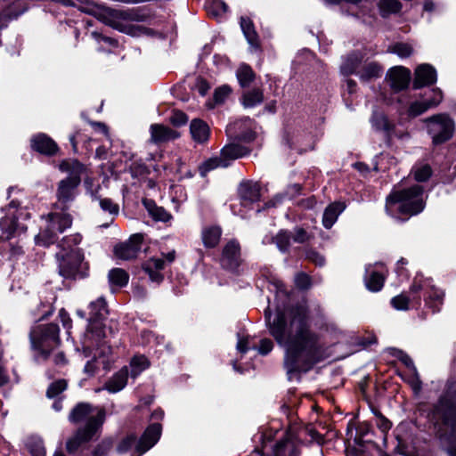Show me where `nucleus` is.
<instances>
[{"mask_svg": "<svg viewBox=\"0 0 456 456\" xmlns=\"http://www.w3.org/2000/svg\"><path fill=\"white\" fill-rule=\"evenodd\" d=\"M269 333L286 349L285 368L289 379L297 371H307L314 364L329 357L327 348L309 327V315L305 305H298L274 315L265 311Z\"/></svg>", "mask_w": 456, "mask_h": 456, "instance_id": "1", "label": "nucleus"}, {"mask_svg": "<svg viewBox=\"0 0 456 456\" xmlns=\"http://www.w3.org/2000/svg\"><path fill=\"white\" fill-rule=\"evenodd\" d=\"M104 419L105 411L103 409L94 407L87 403L77 404L70 411L69 420L72 423L85 422L86 424L68 440V452H74L82 444L87 443L93 439L100 430Z\"/></svg>", "mask_w": 456, "mask_h": 456, "instance_id": "2", "label": "nucleus"}, {"mask_svg": "<svg viewBox=\"0 0 456 456\" xmlns=\"http://www.w3.org/2000/svg\"><path fill=\"white\" fill-rule=\"evenodd\" d=\"M428 419L436 436L456 451V405L440 398L428 414Z\"/></svg>", "mask_w": 456, "mask_h": 456, "instance_id": "3", "label": "nucleus"}, {"mask_svg": "<svg viewBox=\"0 0 456 456\" xmlns=\"http://www.w3.org/2000/svg\"><path fill=\"white\" fill-rule=\"evenodd\" d=\"M82 240L80 233H74L64 237L59 247L60 252L56 254L59 261V272L67 279L83 278L86 273V264L84 263V254L80 248H76Z\"/></svg>", "mask_w": 456, "mask_h": 456, "instance_id": "4", "label": "nucleus"}, {"mask_svg": "<svg viewBox=\"0 0 456 456\" xmlns=\"http://www.w3.org/2000/svg\"><path fill=\"white\" fill-rule=\"evenodd\" d=\"M424 208L423 188L420 185H413L408 189L395 186L387 197L386 210L392 216L417 215Z\"/></svg>", "mask_w": 456, "mask_h": 456, "instance_id": "5", "label": "nucleus"}, {"mask_svg": "<svg viewBox=\"0 0 456 456\" xmlns=\"http://www.w3.org/2000/svg\"><path fill=\"white\" fill-rule=\"evenodd\" d=\"M60 170L69 174L68 177L59 182L56 192L58 202L66 205L75 199L86 167L76 159H66L60 164Z\"/></svg>", "mask_w": 456, "mask_h": 456, "instance_id": "6", "label": "nucleus"}, {"mask_svg": "<svg viewBox=\"0 0 456 456\" xmlns=\"http://www.w3.org/2000/svg\"><path fill=\"white\" fill-rule=\"evenodd\" d=\"M59 333L60 329L55 323L38 326L31 330V346L37 351V359L46 360L50 354L48 349H56L60 344Z\"/></svg>", "mask_w": 456, "mask_h": 456, "instance_id": "7", "label": "nucleus"}, {"mask_svg": "<svg viewBox=\"0 0 456 456\" xmlns=\"http://www.w3.org/2000/svg\"><path fill=\"white\" fill-rule=\"evenodd\" d=\"M72 224V217L67 213H51L46 217V224L35 237L36 243L47 247L53 244L60 233Z\"/></svg>", "mask_w": 456, "mask_h": 456, "instance_id": "8", "label": "nucleus"}, {"mask_svg": "<svg viewBox=\"0 0 456 456\" xmlns=\"http://www.w3.org/2000/svg\"><path fill=\"white\" fill-rule=\"evenodd\" d=\"M79 4L78 10L82 12L94 16L102 23L118 30L128 31L126 27L120 23L119 10L103 5H98L91 0H77Z\"/></svg>", "mask_w": 456, "mask_h": 456, "instance_id": "9", "label": "nucleus"}, {"mask_svg": "<svg viewBox=\"0 0 456 456\" xmlns=\"http://www.w3.org/2000/svg\"><path fill=\"white\" fill-rule=\"evenodd\" d=\"M428 133L435 144L443 143L451 139L454 133V122L446 114H437L426 118Z\"/></svg>", "mask_w": 456, "mask_h": 456, "instance_id": "10", "label": "nucleus"}, {"mask_svg": "<svg viewBox=\"0 0 456 456\" xmlns=\"http://www.w3.org/2000/svg\"><path fill=\"white\" fill-rule=\"evenodd\" d=\"M17 208L18 205L12 201L7 208L6 216L0 220V228L8 239L27 230V225L23 223H19L17 219L20 216H25L26 218H28L29 215L23 211H18Z\"/></svg>", "mask_w": 456, "mask_h": 456, "instance_id": "11", "label": "nucleus"}, {"mask_svg": "<svg viewBox=\"0 0 456 456\" xmlns=\"http://www.w3.org/2000/svg\"><path fill=\"white\" fill-rule=\"evenodd\" d=\"M120 23L126 27L128 31H122L123 33L131 36H139L148 31L147 28L142 26H134L130 22H142L148 19V15L143 12L142 9L132 8L127 10H119Z\"/></svg>", "mask_w": 456, "mask_h": 456, "instance_id": "12", "label": "nucleus"}, {"mask_svg": "<svg viewBox=\"0 0 456 456\" xmlns=\"http://www.w3.org/2000/svg\"><path fill=\"white\" fill-rule=\"evenodd\" d=\"M255 126V122L252 119L244 118L229 124L226 127V133L230 137L236 140L251 142L256 136Z\"/></svg>", "mask_w": 456, "mask_h": 456, "instance_id": "13", "label": "nucleus"}, {"mask_svg": "<svg viewBox=\"0 0 456 456\" xmlns=\"http://www.w3.org/2000/svg\"><path fill=\"white\" fill-rule=\"evenodd\" d=\"M142 239V234L136 233L132 235L127 241L115 247V255L124 260L135 258L141 250Z\"/></svg>", "mask_w": 456, "mask_h": 456, "instance_id": "14", "label": "nucleus"}, {"mask_svg": "<svg viewBox=\"0 0 456 456\" xmlns=\"http://www.w3.org/2000/svg\"><path fill=\"white\" fill-rule=\"evenodd\" d=\"M298 446L297 440L290 433H287L273 446V456H298Z\"/></svg>", "mask_w": 456, "mask_h": 456, "instance_id": "15", "label": "nucleus"}, {"mask_svg": "<svg viewBox=\"0 0 456 456\" xmlns=\"http://www.w3.org/2000/svg\"><path fill=\"white\" fill-rule=\"evenodd\" d=\"M222 265L230 270L236 269L240 264V248L235 240L229 241L223 249Z\"/></svg>", "mask_w": 456, "mask_h": 456, "instance_id": "16", "label": "nucleus"}, {"mask_svg": "<svg viewBox=\"0 0 456 456\" xmlns=\"http://www.w3.org/2000/svg\"><path fill=\"white\" fill-rule=\"evenodd\" d=\"M150 141L155 144L166 143L180 136V134L162 124H152L150 126Z\"/></svg>", "mask_w": 456, "mask_h": 456, "instance_id": "17", "label": "nucleus"}, {"mask_svg": "<svg viewBox=\"0 0 456 456\" xmlns=\"http://www.w3.org/2000/svg\"><path fill=\"white\" fill-rule=\"evenodd\" d=\"M90 320L94 321L90 325V330H97V337L103 336L102 324L98 322L107 313L106 302L103 297H99L95 301L91 302L90 305Z\"/></svg>", "mask_w": 456, "mask_h": 456, "instance_id": "18", "label": "nucleus"}, {"mask_svg": "<svg viewBox=\"0 0 456 456\" xmlns=\"http://www.w3.org/2000/svg\"><path fill=\"white\" fill-rule=\"evenodd\" d=\"M388 77L392 88L395 91H400L408 86L411 78V72L406 68L395 67L389 70Z\"/></svg>", "mask_w": 456, "mask_h": 456, "instance_id": "19", "label": "nucleus"}, {"mask_svg": "<svg viewBox=\"0 0 456 456\" xmlns=\"http://www.w3.org/2000/svg\"><path fill=\"white\" fill-rule=\"evenodd\" d=\"M436 81V72L432 66L428 64H422L416 69L413 84L415 88H420L424 86L433 84Z\"/></svg>", "mask_w": 456, "mask_h": 456, "instance_id": "20", "label": "nucleus"}, {"mask_svg": "<svg viewBox=\"0 0 456 456\" xmlns=\"http://www.w3.org/2000/svg\"><path fill=\"white\" fill-rule=\"evenodd\" d=\"M31 147L33 150L46 155H53L58 150L57 144L45 134H39L32 137Z\"/></svg>", "mask_w": 456, "mask_h": 456, "instance_id": "21", "label": "nucleus"}, {"mask_svg": "<svg viewBox=\"0 0 456 456\" xmlns=\"http://www.w3.org/2000/svg\"><path fill=\"white\" fill-rule=\"evenodd\" d=\"M346 209L344 202L336 201L330 204L324 210L322 216V225L326 229H330L338 220L339 215Z\"/></svg>", "mask_w": 456, "mask_h": 456, "instance_id": "22", "label": "nucleus"}, {"mask_svg": "<svg viewBox=\"0 0 456 456\" xmlns=\"http://www.w3.org/2000/svg\"><path fill=\"white\" fill-rule=\"evenodd\" d=\"M128 368L126 366L120 369L115 373L104 385V389L110 393H117L121 391L127 383Z\"/></svg>", "mask_w": 456, "mask_h": 456, "instance_id": "23", "label": "nucleus"}, {"mask_svg": "<svg viewBox=\"0 0 456 456\" xmlns=\"http://www.w3.org/2000/svg\"><path fill=\"white\" fill-rule=\"evenodd\" d=\"M166 262L162 258L152 257L143 264V270L148 273L151 281L160 282L163 274L160 273L165 268Z\"/></svg>", "mask_w": 456, "mask_h": 456, "instance_id": "24", "label": "nucleus"}, {"mask_svg": "<svg viewBox=\"0 0 456 456\" xmlns=\"http://www.w3.org/2000/svg\"><path fill=\"white\" fill-rule=\"evenodd\" d=\"M191 134L195 142H204L208 139L209 127L200 119H193L190 125Z\"/></svg>", "mask_w": 456, "mask_h": 456, "instance_id": "25", "label": "nucleus"}, {"mask_svg": "<svg viewBox=\"0 0 456 456\" xmlns=\"http://www.w3.org/2000/svg\"><path fill=\"white\" fill-rule=\"evenodd\" d=\"M240 195L246 202H255L259 200L260 189L259 185L256 183L247 182L240 184Z\"/></svg>", "mask_w": 456, "mask_h": 456, "instance_id": "26", "label": "nucleus"}, {"mask_svg": "<svg viewBox=\"0 0 456 456\" xmlns=\"http://www.w3.org/2000/svg\"><path fill=\"white\" fill-rule=\"evenodd\" d=\"M383 69L380 65L377 62H368L364 64L359 72H357V75L362 81L368 82L381 77Z\"/></svg>", "mask_w": 456, "mask_h": 456, "instance_id": "27", "label": "nucleus"}, {"mask_svg": "<svg viewBox=\"0 0 456 456\" xmlns=\"http://www.w3.org/2000/svg\"><path fill=\"white\" fill-rule=\"evenodd\" d=\"M222 231L217 226L206 227L202 230L201 238L205 247L215 248L220 241Z\"/></svg>", "mask_w": 456, "mask_h": 456, "instance_id": "28", "label": "nucleus"}, {"mask_svg": "<svg viewBox=\"0 0 456 456\" xmlns=\"http://www.w3.org/2000/svg\"><path fill=\"white\" fill-rule=\"evenodd\" d=\"M428 288L426 290L427 297L425 301L428 305L433 307L436 311L439 310V305L443 303L444 293L443 290L437 289L431 283L428 284Z\"/></svg>", "mask_w": 456, "mask_h": 456, "instance_id": "29", "label": "nucleus"}, {"mask_svg": "<svg viewBox=\"0 0 456 456\" xmlns=\"http://www.w3.org/2000/svg\"><path fill=\"white\" fill-rule=\"evenodd\" d=\"M248 150L239 144H228L225 145L221 151L222 158L228 162V160H234L239 158H242L248 154Z\"/></svg>", "mask_w": 456, "mask_h": 456, "instance_id": "30", "label": "nucleus"}, {"mask_svg": "<svg viewBox=\"0 0 456 456\" xmlns=\"http://www.w3.org/2000/svg\"><path fill=\"white\" fill-rule=\"evenodd\" d=\"M264 102V93L259 88H254L243 94L241 103L244 108H254Z\"/></svg>", "mask_w": 456, "mask_h": 456, "instance_id": "31", "label": "nucleus"}, {"mask_svg": "<svg viewBox=\"0 0 456 456\" xmlns=\"http://www.w3.org/2000/svg\"><path fill=\"white\" fill-rule=\"evenodd\" d=\"M143 204L155 221L167 222L171 220L172 216L162 207H158L153 201L144 200Z\"/></svg>", "mask_w": 456, "mask_h": 456, "instance_id": "32", "label": "nucleus"}, {"mask_svg": "<svg viewBox=\"0 0 456 456\" xmlns=\"http://www.w3.org/2000/svg\"><path fill=\"white\" fill-rule=\"evenodd\" d=\"M240 28L242 32L247 38L249 45L253 46H257L258 45V37L255 30L253 22L250 19L241 17L240 19Z\"/></svg>", "mask_w": 456, "mask_h": 456, "instance_id": "33", "label": "nucleus"}, {"mask_svg": "<svg viewBox=\"0 0 456 456\" xmlns=\"http://www.w3.org/2000/svg\"><path fill=\"white\" fill-rule=\"evenodd\" d=\"M368 273L369 274L365 278L367 289L373 292L379 291L384 285V276L376 271H368Z\"/></svg>", "mask_w": 456, "mask_h": 456, "instance_id": "34", "label": "nucleus"}, {"mask_svg": "<svg viewBox=\"0 0 456 456\" xmlns=\"http://www.w3.org/2000/svg\"><path fill=\"white\" fill-rule=\"evenodd\" d=\"M378 6L382 17L397 13L402 9V4L397 0H380Z\"/></svg>", "mask_w": 456, "mask_h": 456, "instance_id": "35", "label": "nucleus"}, {"mask_svg": "<svg viewBox=\"0 0 456 456\" xmlns=\"http://www.w3.org/2000/svg\"><path fill=\"white\" fill-rule=\"evenodd\" d=\"M150 366V362L143 355H135L130 361L131 377L135 379Z\"/></svg>", "mask_w": 456, "mask_h": 456, "instance_id": "36", "label": "nucleus"}, {"mask_svg": "<svg viewBox=\"0 0 456 456\" xmlns=\"http://www.w3.org/2000/svg\"><path fill=\"white\" fill-rule=\"evenodd\" d=\"M109 281L111 285L123 287L127 284L129 276L127 273L120 268H114L109 273Z\"/></svg>", "mask_w": 456, "mask_h": 456, "instance_id": "37", "label": "nucleus"}, {"mask_svg": "<svg viewBox=\"0 0 456 456\" xmlns=\"http://www.w3.org/2000/svg\"><path fill=\"white\" fill-rule=\"evenodd\" d=\"M236 75L240 85L243 87L248 86L255 77L254 71L246 64L239 67Z\"/></svg>", "mask_w": 456, "mask_h": 456, "instance_id": "38", "label": "nucleus"}, {"mask_svg": "<svg viewBox=\"0 0 456 456\" xmlns=\"http://www.w3.org/2000/svg\"><path fill=\"white\" fill-rule=\"evenodd\" d=\"M228 165H229V163L226 162L222 158V156H220L219 158H212V159H209L207 161H205L200 167V172L201 176H205L208 172H209L216 167H228Z\"/></svg>", "mask_w": 456, "mask_h": 456, "instance_id": "39", "label": "nucleus"}, {"mask_svg": "<svg viewBox=\"0 0 456 456\" xmlns=\"http://www.w3.org/2000/svg\"><path fill=\"white\" fill-rule=\"evenodd\" d=\"M371 124L377 130H383L387 133H389L394 128V125L391 124L387 118L382 113H374L371 118Z\"/></svg>", "mask_w": 456, "mask_h": 456, "instance_id": "40", "label": "nucleus"}, {"mask_svg": "<svg viewBox=\"0 0 456 456\" xmlns=\"http://www.w3.org/2000/svg\"><path fill=\"white\" fill-rule=\"evenodd\" d=\"M28 9V4L26 0H17L8 8L4 15L8 17V19H15L24 13Z\"/></svg>", "mask_w": 456, "mask_h": 456, "instance_id": "41", "label": "nucleus"}, {"mask_svg": "<svg viewBox=\"0 0 456 456\" xmlns=\"http://www.w3.org/2000/svg\"><path fill=\"white\" fill-rule=\"evenodd\" d=\"M360 63L361 58L357 54H353L345 60V61L341 65V70L346 75L353 73H355L357 75V72H359L357 69Z\"/></svg>", "mask_w": 456, "mask_h": 456, "instance_id": "42", "label": "nucleus"}, {"mask_svg": "<svg viewBox=\"0 0 456 456\" xmlns=\"http://www.w3.org/2000/svg\"><path fill=\"white\" fill-rule=\"evenodd\" d=\"M228 10L227 4L222 0H211L207 4V11L209 15L220 17Z\"/></svg>", "mask_w": 456, "mask_h": 456, "instance_id": "43", "label": "nucleus"}, {"mask_svg": "<svg viewBox=\"0 0 456 456\" xmlns=\"http://www.w3.org/2000/svg\"><path fill=\"white\" fill-rule=\"evenodd\" d=\"M436 106H437V102H414L409 108V114L412 117H416Z\"/></svg>", "mask_w": 456, "mask_h": 456, "instance_id": "44", "label": "nucleus"}, {"mask_svg": "<svg viewBox=\"0 0 456 456\" xmlns=\"http://www.w3.org/2000/svg\"><path fill=\"white\" fill-rule=\"evenodd\" d=\"M232 88L227 85H223L217 87L214 92V103H209V108H214L215 105L224 103L230 96Z\"/></svg>", "mask_w": 456, "mask_h": 456, "instance_id": "45", "label": "nucleus"}, {"mask_svg": "<svg viewBox=\"0 0 456 456\" xmlns=\"http://www.w3.org/2000/svg\"><path fill=\"white\" fill-rule=\"evenodd\" d=\"M28 452L33 456H45V449L43 441L38 437L28 438L26 444Z\"/></svg>", "mask_w": 456, "mask_h": 456, "instance_id": "46", "label": "nucleus"}, {"mask_svg": "<svg viewBox=\"0 0 456 456\" xmlns=\"http://www.w3.org/2000/svg\"><path fill=\"white\" fill-rule=\"evenodd\" d=\"M388 52L395 53L401 58H406L412 53V47L408 44L397 43L389 47Z\"/></svg>", "mask_w": 456, "mask_h": 456, "instance_id": "47", "label": "nucleus"}, {"mask_svg": "<svg viewBox=\"0 0 456 456\" xmlns=\"http://www.w3.org/2000/svg\"><path fill=\"white\" fill-rule=\"evenodd\" d=\"M67 388V382L64 379H60L55 382H53L47 391L46 395L49 398H53L57 396L59 394L63 392Z\"/></svg>", "mask_w": 456, "mask_h": 456, "instance_id": "48", "label": "nucleus"}, {"mask_svg": "<svg viewBox=\"0 0 456 456\" xmlns=\"http://www.w3.org/2000/svg\"><path fill=\"white\" fill-rule=\"evenodd\" d=\"M413 174L418 182H425L431 176L432 170L430 166L421 165L413 169Z\"/></svg>", "mask_w": 456, "mask_h": 456, "instance_id": "49", "label": "nucleus"}, {"mask_svg": "<svg viewBox=\"0 0 456 456\" xmlns=\"http://www.w3.org/2000/svg\"><path fill=\"white\" fill-rule=\"evenodd\" d=\"M275 243L281 251H286L290 243V235L288 232L281 231L275 237Z\"/></svg>", "mask_w": 456, "mask_h": 456, "instance_id": "50", "label": "nucleus"}, {"mask_svg": "<svg viewBox=\"0 0 456 456\" xmlns=\"http://www.w3.org/2000/svg\"><path fill=\"white\" fill-rule=\"evenodd\" d=\"M97 200H99L100 207L103 211L109 212L110 215H114V216H117L118 214V211H119L118 206L117 204H115L110 199L99 198Z\"/></svg>", "mask_w": 456, "mask_h": 456, "instance_id": "51", "label": "nucleus"}, {"mask_svg": "<svg viewBox=\"0 0 456 456\" xmlns=\"http://www.w3.org/2000/svg\"><path fill=\"white\" fill-rule=\"evenodd\" d=\"M84 184L86 192L91 195L93 200H97L100 198L98 196V191L101 189V185L99 183H94V180L89 177L85 179Z\"/></svg>", "mask_w": 456, "mask_h": 456, "instance_id": "52", "label": "nucleus"}, {"mask_svg": "<svg viewBox=\"0 0 456 456\" xmlns=\"http://www.w3.org/2000/svg\"><path fill=\"white\" fill-rule=\"evenodd\" d=\"M391 304L395 309L399 311H405L409 308V298L406 296L401 294L394 297L391 299Z\"/></svg>", "mask_w": 456, "mask_h": 456, "instance_id": "53", "label": "nucleus"}, {"mask_svg": "<svg viewBox=\"0 0 456 456\" xmlns=\"http://www.w3.org/2000/svg\"><path fill=\"white\" fill-rule=\"evenodd\" d=\"M169 121L175 126H181L187 123L188 118L185 113L180 110L173 111L172 115L169 118Z\"/></svg>", "mask_w": 456, "mask_h": 456, "instance_id": "54", "label": "nucleus"}, {"mask_svg": "<svg viewBox=\"0 0 456 456\" xmlns=\"http://www.w3.org/2000/svg\"><path fill=\"white\" fill-rule=\"evenodd\" d=\"M312 236L303 228L297 227L294 232L293 240L297 243H305L308 241Z\"/></svg>", "mask_w": 456, "mask_h": 456, "instance_id": "55", "label": "nucleus"}, {"mask_svg": "<svg viewBox=\"0 0 456 456\" xmlns=\"http://www.w3.org/2000/svg\"><path fill=\"white\" fill-rule=\"evenodd\" d=\"M50 351L48 358L45 360L52 361L55 365H64L66 363L65 355L62 352H56L54 353L55 349H48Z\"/></svg>", "mask_w": 456, "mask_h": 456, "instance_id": "56", "label": "nucleus"}, {"mask_svg": "<svg viewBox=\"0 0 456 456\" xmlns=\"http://www.w3.org/2000/svg\"><path fill=\"white\" fill-rule=\"evenodd\" d=\"M295 283L297 288L305 289L310 287V277L304 273H297L295 277Z\"/></svg>", "mask_w": 456, "mask_h": 456, "instance_id": "57", "label": "nucleus"}, {"mask_svg": "<svg viewBox=\"0 0 456 456\" xmlns=\"http://www.w3.org/2000/svg\"><path fill=\"white\" fill-rule=\"evenodd\" d=\"M273 343L271 339L269 338H263L261 341H260V345H259V347H258V352L265 355V354H267L268 353H270L272 350H273Z\"/></svg>", "mask_w": 456, "mask_h": 456, "instance_id": "58", "label": "nucleus"}, {"mask_svg": "<svg viewBox=\"0 0 456 456\" xmlns=\"http://www.w3.org/2000/svg\"><path fill=\"white\" fill-rule=\"evenodd\" d=\"M307 257L309 258L310 261L320 266L323 265L325 263L324 257L315 251L309 252Z\"/></svg>", "mask_w": 456, "mask_h": 456, "instance_id": "59", "label": "nucleus"}, {"mask_svg": "<svg viewBox=\"0 0 456 456\" xmlns=\"http://www.w3.org/2000/svg\"><path fill=\"white\" fill-rule=\"evenodd\" d=\"M59 317L64 328L69 329L71 327V320L69 316V314L64 309H61L59 311Z\"/></svg>", "mask_w": 456, "mask_h": 456, "instance_id": "60", "label": "nucleus"}, {"mask_svg": "<svg viewBox=\"0 0 456 456\" xmlns=\"http://www.w3.org/2000/svg\"><path fill=\"white\" fill-rule=\"evenodd\" d=\"M430 282L429 280H426L422 282L418 283L416 281L413 282V284L411 287V292H418L419 290H427L428 286V284Z\"/></svg>", "mask_w": 456, "mask_h": 456, "instance_id": "61", "label": "nucleus"}, {"mask_svg": "<svg viewBox=\"0 0 456 456\" xmlns=\"http://www.w3.org/2000/svg\"><path fill=\"white\" fill-rule=\"evenodd\" d=\"M400 354V360L402 361V362L404 363L408 368L411 369L413 371H416V368L411 358L409 355L403 354V352H401Z\"/></svg>", "mask_w": 456, "mask_h": 456, "instance_id": "62", "label": "nucleus"}, {"mask_svg": "<svg viewBox=\"0 0 456 456\" xmlns=\"http://www.w3.org/2000/svg\"><path fill=\"white\" fill-rule=\"evenodd\" d=\"M248 340L247 338H239V341L237 343V349L240 353H246L248 350Z\"/></svg>", "mask_w": 456, "mask_h": 456, "instance_id": "63", "label": "nucleus"}, {"mask_svg": "<svg viewBox=\"0 0 456 456\" xmlns=\"http://www.w3.org/2000/svg\"><path fill=\"white\" fill-rule=\"evenodd\" d=\"M378 426L382 431H387L391 427L390 422L381 415L379 416Z\"/></svg>", "mask_w": 456, "mask_h": 456, "instance_id": "64", "label": "nucleus"}]
</instances>
